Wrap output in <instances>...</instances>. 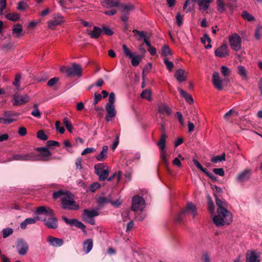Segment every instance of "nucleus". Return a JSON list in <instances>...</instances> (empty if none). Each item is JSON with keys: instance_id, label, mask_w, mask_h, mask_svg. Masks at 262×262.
I'll return each instance as SVG.
<instances>
[{"instance_id": "nucleus-49", "label": "nucleus", "mask_w": 262, "mask_h": 262, "mask_svg": "<svg viewBox=\"0 0 262 262\" xmlns=\"http://www.w3.org/2000/svg\"><path fill=\"white\" fill-rule=\"evenodd\" d=\"M37 137L42 141H46L48 137L42 130H40L37 133Z\"/></svg>"}, {"instance_id": "nucleus-1", "label": "nucleus", "mask_w": 262, "mask_h": 262, "mask_svg": "<svg viewBox=\"0 0 262 262\" xmlns=\"http://www.w3.org/2000/svg\"><path fill=\"white\" fill-rule=\"evenodd\" d=\"M94 169L96 174L98 176L99 180L100 181H103L107 180L111 181L115 177L117 178V181L119 182L121 176V172L120 171L113 173L110 177L108 178L110 173V169L108 166L103 163L96 164L94 165Z\"/></svg>"}, {"instance_id": "nucleus-39", "label": "nucleus", "mask_w": 262, "mask_h": 262, "mask_svg": "<svg viewBox=\"0 0 262 262\" xmlns=\"http://www.w3.org/2000/svg\"><path fill=\"white\" fill-rule=\"evenodd\" d=\"M211 39L209 37V35L207 34L204 35V36L201 38V41L202 43L205 45L206 42H208L207 45H205V48L206 49H209L211 48V45H210Z\"/></svg>"}, {"instance_id": "nucleus-59", "label": "nucleus", "mask_w": 262, "mask_h": 262, "mask_svg": "<svg viewBox=\"0 0 262 262\" xmlns=\"http://www.w3.org/2000/svg\"><path fill=\"white\" fill-rule=\"evenodd\" d=\"M192 161L198 169H199L200 170H201L204 173L205 172H206V170H207V169L204 168L197 160L194 159H193Z\"/></svg>"}, {"instance_id": "nucleus-50", "label": "nucleus", "mask_w": 262, "mask_h": 262, "mask_svg": "<svg viewBox=\"0 0 262 262\" xmlns=\"http://www.w3.org/2000/svg\"><path fill=\"white\" fill-rule=\"evenodd\" d=\"M103 34H105L106 35L111 36L113 34V31L107 26H103L102 28Z\"/></svg>"}, {"instance_id": "nucleus-29", "label": "nucleus", "mask_w": 262, "mask_h": 262, "mask_svg": "<svg viewBox=\"0 0 262 262\" xmlns=\"http://www.w3.org/2000/svg\"><path fill=\"white\" fill-rule=\"evenodd\" d=\"M47 242L51 246L53 247H60L63 244V241L62 239L49 236L48 237Z\"/></svg>"}, {"instance_id": "nucleus-38", "label": "nucleus", "mask_w": 262, "mask_h": 262, "mask_svg": "<svg viewBox=\"0 0 262 262\" xmlns=\"http://www.w3.org/2000/svg\"><path fill=\"white\" fill-rule=\"evenodd\" d=\"M226 160L225 154L222 153L221 155L214 156L211 159V162L213 163H217Z\"/></svg>"}, {"instance_id": "nucleus-8", "label": "nucleus", "mask_w": 262, "mask_h": 262, "mask_svg": "<svg viewBox=\"0 0 262 262\" xmlns=\"http://www.w3.org/2000/svg\"><path fill=\"white\" fill-rule=\"evenodd\" d=\"M166 135L165 134L161 135L160 141L157 144L161 150L160 158L165 165H167L168 162L166 159V149L165 148V139Z\"/></svg>"}, {"instance_id": "nucleus-2", "label": "nucleus", "mask_w": 262, "mask_h": 262, "mask_svg": "<svg viewBox=\"0 0 262 262\" xmlns=\"http://www.w3.org/2000/svg\"><path fill=\"white\" fill-rule=\"evenodd\" d=\"M213 223L217 226L229 225L232 221V214L227 208L217 209V214L212 215Z\"/></svg>"}, {"instance_id": "nucleus-42", "label": "nucleus", "mask_w": 262, "mask_h": 262, "mask_svg": "<svg viewBox=\"0 0 262 262\" xmlns=\"http://www.w3.org/2000/svg\"><path fill=\"white\" fill-rule=\"evenodd\" d=\"M158 110L160 113H165L167 115H170L171 113V109L166 105L162 104L160 105Z\"/></svg>"}, {"instance_id": "nucleus-9", "label": "nucleus", "mask_w": 262, "mask_h": 262, "mask_svg": "<svg viewBox=\"0 0 262 262\" xmlns=\"http://www.w3.org/2000/svg\"><path fill=\"white\" fill-rule=\"evenodd\" d=\"M82 69L80 64L73 63L71 67L66 69V73L68 76L72 77L75 75L80 77L82 75Z\"/></svg>"}, {"instance_id": "nucleus-55", "label": "nucleus", "mask_w": 262, "mask_h": 262, "mask_svg": "<svg viewBox=\"0 0 262 262\" xmlns=\"http://www.w3.org/2000/svg\"><path fill=\"white\" fill-rule=\"evenodd\" d=\"M208 210L210 213L212 215L214 213V205L213 202L209 198L208 199Z\"/></svg>"}, {"instance_id": "nucleus-19", "label": "nucleus", "mask_w": 262, "mask_h": 262, "mask_svg": "<svg viewBox=\"0 0 262 262\" xmlns=\"http://www.w3.org/2000/svg\"><path fill=\"white\" fill-rule=\"evenodd\" d=\"M105 109L107 112V115L105 116V120L107 122L110 121L116 115V111L114 105L106 104Z\"/></svg>"}, {"instance_id": "nucleus-51", "label": "nucleus", "mask_w": 262, "mask_h": 262, "mask_svg": "<svg viewBox=\"0 0 262 262\" xmlns=\"http://www.w3.org/2000/svg\"><path fill=\"white\" fill-rule=\"evenodd\" d=\"M242 16L245 19H246L248 21H252L254 19V17L252 15L246 11H244L242 12Z\"/></svg>"}, {"instance_id": "nucleus-25", "label": "nucleus", "mask_w": 262, "mask_h": 262, "mask_svg": "<svg viewBox=\"0 0 262 262\" xmlns=\"http://www.w3.org/2000/svg\"><path fill=\"white\" fill-rule=\"evenodd\" d=\"M187 73L182 69H178L174 73V76L179 82H182L186 80Z\"/></svg>"}, {"instance_id": "nucleus-33", "label": "nucleus", "mask_w": 262, "mask_h": 262, "mask_svg": "<svg viewBox=\"0 0 262 262\" xmlns=\"http://www.w3.org/2000/svg\"><path fill=\"white\" fill-rule=\"evenodd\" d=\"M178 90L180 93L181 96L185 98L187 102L189 104H192L193 102V99L190 95L180 88H178Z\"/></svg>"}, {"instance_id": "nucleus-12", "label": "nucleus", "mask_w": 262, "mask_h": 262, "mask_svg": "<svg viewBox=\"0 0 262 262\" xmlns=\"http://www.w3.org/2000/svg\"><path fill=\"white\" fill-rule=\"evenodd\" d=\"M29 99L30 97L27 94L21 96L15 94L13 97V104L16 106L23 105L28 102Z\"/></svg>"}, {"instance_id": "nucleus-7", "label": "nucleus", "mask_w": 262, "mask_h": 262, "mask_svg": "<svg viewBox=\"0 0 262 262\" xmlns=\"http://www.w3.org/2000/svg\"><path fill=\"white\" fill-rule=\"evenodd\" d=\"M229 45L231 49L238 51L241 49L242 39L237 33H232L228 37Z\"/></svg>"}, {"instance_id": "nucleus-56", "label": "nucleus", "mask_w": 262, "mask_h": 262, "mask_svg": "<svg viewBox=\"0 0 262 262\" xmlns=\"http://www.w3.org/2000/svg\"><path fill=\"white\" fill-rule=\"evenodd\" d=\"M100 187V184L98 182H95L93 183V184H91L89 190L91 192H95L97 189L99 188Z\"/></svg>"}, {"instance_id": "nucleus-14", "label": "nucleus", "mask_w": 262, "mask_h": 262, "mask_svg": "<svg viewBox=\"0 0 262 262\" xmlns=\"http://www.w3.org/2000/svg\"><path fill=\"white\" fill-rule=\"evenodd\" d=\"M213 0H192L197 3L199 6V10L202 13H208L210 4Z\"/></svg>"}, {"instance_id": "nucleus-48", "label": "nucleus", "mask_w": 262, "mask_h": 262, "mask_svg": "<svg viewBox=\"0 0 262 262\" xmlns=\"http://www.w3.org/2000/svg\"><path fill=\"white\" fill-rule=\"evenodd\" d=\"M63 124H64V126H66V128L67 129V130H68V131L70 133H72V130H73V127L72 123L68 119V118H64L63 119Z\"/></svg>"}, {"instance_id": "nucleus-54", "label": "nucleus", "mask_w": 262, "mask_h": 262, "mask_svg": "<svg viewBox=\"0 0 262 262\" xmlns=\"http://www.w3.org/2000/svg\"><path fill=\"white\" fill-rule=\"evenodd\" d=\"M122 49L125 56L130 57H132V55L134 54L127 48L125 45H122Z\"/></svg>"}, {"instance_id": "nucleus-23", "label": "nucleus", "mask_w": 262, "mask_h": 262, "mask_svg": "<svg viewBox=\"0 0 262 262\" xmlns=\"http://www.w3.org/2000/svg\"><path fill=\"white\" fill-rule=\"evenodd\" d=\"M251 175V170L250 169H246L240 172L237 177V180L239 182L247 181Z\"/></svg>"}, {"instance_id": "nucleus-46", "label": "nucleus", "mask_w": 262, "mask_h": 262, "mask_svg": "<svg viewBox=\"0 0 262 262\" xmlns=\"http://www.w3.org/2000/svg\"><path fill=\"white\" fill-rule=\"evenodd\" d=\"M171 55L172 51L170 49L169 46L167 45H165L162 49L161 55L163 56H167Z\"/></svg>"}, {"instance_id": "nucleus-36", "label": "nucleus", "mask_w": 262, "mask_h": 262, "mask_svg": "<svg viewBox=\"0 0 262 262\" xmlns=\"http://www.w3.org/2000/svg\"><path fill=\"white\" fill-rule=\"evenodd\" d=\"M237 73L243 78L246 79L247 77V71L245 67L242 65H239L237 67Z\"/></svg>"}, {"instance_id": "nucleus-61", "label": "nucleus", "mask_w": 262, "mask_h": 262, "mask_svg": "<svg viewBox=\"0 0 262 262\" xmlns=\"http://www.w3.org/2000/svg\"><path fill=\"white\" fill-rule=\"evenodd\" d=\"M176 22L179 26H181L183 23V16L180 13H178L176 16Z\"/></svg>"}, {"instance_id": "nucleus-57", "label": "nucleus", "mask_w": 262, "mask_h": 262, "mask_svg": "<svg viewBox=\"0 0 262 262\" xmlns=\"http://www.w3.org/2000/svg\"><path fill=\"white\" fill-rule=\"evenodd\" d=\"M164 62L166 64L168 70L171 71L173 69L174 67L173 62L169 61L167 58H165L164 59Z\"/></svg>"}, {"instance_id": "nucleus-64", "label": "nucleus", "mask_w": 262, "mask_h": 262, "mask_svg": "<svg viewBox=\"0 0 262 262\" xmlns=\"http://www.w3.org/2000/svg\"><path fill=\"white\" fill-rule=\"evenodd\" d=\"M59 80V78L58 77H54L50 79L47 83V85L49 86H52L54 84H55Z\"/></svg>"}, {"instance_id": "nucleus-16", "label": "nucleus", "mask_w": 262, "mask_h": 262, "mask_svg": "<svg viewBox=\"0 0 262 262\" xmlns=\"http://www.w3.org/2000/svg\"><path fill=\"white\" fill-rule=\"evenodd\" d=\"M18 253L20 255H25L27 253L29 246L28 244L23 239L18 241L16 244Z\"/></svg>"}, {"instance_id": "nucleus-21", "label": "nucleus", "mask_w": 262, "mask_h": 262, "mask_svg": "<svg viewBox=\"0 0 262 262\" xmlns=\"http://www.w3.org/2000/svg\"><path fill=\"white\" fill-rule=\"evenodd\" d=\"M98 215L99 213L97 209H84L82 214V217L83 220H87L90 219H93Z\"/></svg>"}, {"instance_id": "nucleus-10", "label": "nucleus", "mask_w": 262, "mask_h": 262, "mask_svg": "<svg viewBox=\"0 0 262 262\" xmlns=\"http://www.w3.org/2000/svg\"><path fill=\"white\" fill-rule=\"evenodd\" d=\"M64 21L63 16L59 13H56L53 15L52 19L48 22V27L51 29H54L56 26L61 25Z\"/></svg>"}, {"instance_id": "nucleus-43", "label": "nucleus", "mask_w": 262, "mask_h": 262, "mask_svg": "<svg viewBox=\"0 0 262 262\" xmlns=\"http://www.w3.org/2000/svg\"><path fill=\"white\" fill-rule=\"evenodd\" d=\"M140 96L143 99H147L148 101L151 100V92L148 89L144 90Z\"/></svg>"}, {"instance_id": "nucleus-35", "label": "nucleus", "mask_w": 262, "mask_h": 262, "mask_svg": "<svg viewBox=\"0 0 262 262\" xmlns=\"http://www.w3.org/2000/svg\"><path fill=\"white\" fill-rule=\"evenodd\" d=\"M221 72L225 77V80L229 81L228 77L231 73V70L225 66H222L221 68Z\"/></svg>"}, {"instance_id": "nucleus-11", "label": "nucleus", "mask_w": 262, "mask_h": 262, "mask_svg": "<svg viewBox=\"0 0 262 262\" xmlns=\"http://www.w3.org/2000/svg\"><path fill=\"white\" fill-rule=\"evenodd\" d=\"M4 117H0V123L10 124L15 121L14 117L17 116L16 113L12 111H6L3 114Z\"/></svg>"}, {"instance_id": "nucleus-27", "label": "nucleus", "mask_w": 262, "mask_h": 262, "mask_svg": "<svg viewBox=\"0 0 262 262\" xmlns=\"http://www.w3.org/2000/svg\"><path fill=\"white\" fill-rule=\"evenodd\" d=\"M100 3L105 8L116 7L120 4L119 0H101Z\"/></svg>"}, {"instance_id": "nucleus-60", "label": "nucleus", "mask_w": 262, "mask_h": 262, "mask_svg": "<svg viewBox=\"0 0 262 262\" xmlns=\"http://www.w3.org/2000/svg\"><path fill=\"white\" fill-rule=\"evenodd\" d=\"M192 161L198 169H199L200 170H201L204 173L205 172H206V170H207V169L204 168L197 160L194 159H193Z\"/></svg>"}, {"instance_id": "nucleus-24", "label": "nucleus", "mask_w": 262, "mask_h": 262, "mask_svg": "<svg viewBox=\"0 0 262 262\" xmlns=\"http://www.w3.org/2000/svg\"><path fill=\"white\" fill-rule=\"evenodd\" d=\"M215 55L219 57H225L229 55L227 45L223 44L217 48L214 52Z\"/></svg>"}, {"instance_id": "nucleus-20", "label": "nucleus", "mask_w": 262, "mask_h": 262, "mask_svg": "<svg viewBox=\"0 0 262 262\" xmlns=\"http://www.w3.org/2000/svg\"><path fill=\"white\" fill-rule=\"evenodd\" d=\"M260 258L259 253L255 251H248L246 255V262H260Z\"/></svg>"}, {"instance_id": "nucleus-62", "label": "nucleus", "mask_w": 262, "mask_h": 262, "mask_svg": "<svg viewBox=\"0 0 262 262\" xmlns=\"http://www.w3.org/2000/svg\"><path fill=\"white\" fill-rule=\"evenodd\" d=\"M262 32V26H257L255 29V37L257 39H259L261 36Z\"/></svg>"}, {"instance_id": "nucleus-41", "label": "nucleus", "mask_w": 262, "mask_h": 262, "mask_svg": "<svg viewBox=\"0 0 262 262\" xmlns=\"http://www.w3.org/2000/svg\"><path fill=\"white\" fill-rule=\"evenodd\" d=\"M131 59L132 64L134 67H137L141 60V57L139 55H132V57H130Z\"/></svg>"}, {"instance_id": "nucleus-15", "label": "nucleus", "mask_w": 262, "mask_h": 262, "mask_svg": "<svg viewBox=\"0 0 262 262\" xmlns=\"http://www.w3.org/2000/svg\"><path fill=\"white\" fill-rule=\"evenodd\" d=\"M35 214L37 215H44L46 217L45 218H48L53 216V211L50 208H46L44 206H39L37 208Z\"/></svg>"}, {"instance_id": "nucleus-58", "label": "nucleus", "mask_w": 262, "mask_h": 262, "mask_svg": "<svg viewBox=\"0 0 262 262\" xmlns=\"http://www.w3.org/2000/svg\"><path fill=\"white\" fill-rule=\"evenodd\" d=\"M27 4L24 1H21L18 3L17 9L19 10L24 11L26 9Z\"/></svg>"}, {"instance_id": "nucleus-32", "label": "nucleus", "mask_w": 262, "mask_h": 262, "mask_svg": "<svg viewBox=\"0 0 262 262\" xmlns=\"http://www.w3.org/2000/svg\"><path fill=\"white\" fill-rule=\"evenodd\" d=\"M37 150L40 152L41 155H39L42 158L40 161H44L46 158L51 155V152L49 150L47 147H40L38 148Z\"/></svg>"}, {"instance_id": "nucleus-52", "label": "nucleus", "mask_w": 262, "mask_h": 262, "mask_svg": "<svg viewBox=\"0 0 262 262\" xmlns=\"http://www.w3.org/2000/svg\"><path fill=\"white\" fill-rule=\"evenodd\" d=\"M13 229L12 228H5L3 230V236L4 238H6L10 236L13 233Z\"/></svg>"}, {"instance_id": "nucleus-37", "label": "nucleus", "mask_w": 262, "mask_h": 262, "mask_svg": "<svg viewBox=\"0 0 262 262\" xmlns=\"http://www.w3.org/2000/svg\"><path fill=\"white\" fill-rule=\"evenodd\" d=\"M33 110L31 112V115L36 118H40L41 116V113L38 108V105L37 103H35L33 105Z\"/></svg>"}, {"instance_id": "nucleus-40", "label": "nucleus", "mask_w": 262, "mask_h": 262, "mask_svg": "<svg viewBox=\"0 0 262 262\" xmlns=\"http://www.w3.org/2000/svg\"><path fill=\"white\" fill-rule=\"evenodd\" d=\"M69 192L68 191H64L63 190H59L58 191H55L53 194V196L54 199H58L59 198H62L66 195L68 194V193Z\"/></svg>"}, {"instance_id": "nucleus-22", "label": "nucleus", "mask_w": 262, "mask_h": 262, "mask_svg": "<svg viewBox=\"0 0 262 262\" xmlns=\"http://www.w3.org/2000/svg\"><path fill=\"white\" fill-rule=\"evenodd\" d=\"M41 220L43 221L45 225L49 228L55 229L58 227L57 220L54 215L48 219H42Z\"/></svg>"}, {"instance_id": "nucleus-5", "label": "nucleus", "mask_w": 262, "mask_h": 262, "mask_svg": "<svg viewBox=\"0 0 262 262\" xmlns=\"http://www.w3.org/2000/svg\"><path fill=\"white\" fill-rule=\"evenodd\" d=\"M61 207L63 209L76 210L79 209L78 205L76 204L73 195L69 192L66 196L61 198Z\"/></svg>"}, {"instance_id": "nucleus-26", "label": "nucleus", "mask_w": 262, "mask_h": 262, "mask_svg": "<svg viewBox=\"0 0 262 262\" xmlns=\"http://www.w3.org/2000/svg\"><path fill=\"white\" fill-rule=\"evenodd\" d=\"M88 34L91 38L97 39L103 34V32L101 28L94 26L92 30L88 31Z\"/></svg>"}, {"instance_id": "nucleus-28", "label": "nucleus", "mask_w": 262, "mask_h": 262, "mask_svg": "<svg viewBox=\"0 0 262 262\" xmlns=\"http://www.w3.org/2000/svg\"><path fill=\"white\" fill-rule=\"evenodd\" d=\"M42 220L41 218L39 217L38 215H36L35 217H29L25 219L23 222H21L20 224V227L21 229H25L27 226L29 224H33L36 223L37 221Z\"/></svg>"}, {"instance_id": "nucleus-44", "label": "nucleus", "mask_w": 262, "mask_h": 262, "mask_svg": "<svg viewBox=\"0 0 262 262\" xmlns=\"http://www.w3.org/2000/svg\"><path fill=\"white\" fill-rule=\"evenodd\" d=\"M19 15L16 13H8L6 15V18L13 21H16L19 19Z\"/></svg>"}, {"instance_id": "nucleus-18", "label": "nucleus", "mask_w": 262, "mask_h": 262, "mask_svg": "<svg viewBox=\"0 0 262 262\" xmlns=\"http://www.w3.org/2000/svg\"><path fill=\"white\" fill-rule=\"evenodd\" d=\"M62 219L66 223L70 225L71 226H75L82 230H84L85 229V226L80 221L76 219H68L66 217H63Z\"/></svg>"}, {"instance_id": "nucleus-34", "label": "nucleus", "mask_w": 262, "mask_h": 262, "mask_svg": "<svg viewBox=\"0 0 262 262\" xmlns=\"http://www.w3.org/2000/svg\"><path fill=\"white\" fill-rule=\"evenodd\" d=\"M23 32V27L19 24H17L13 26L12 29V34L16 37H19Z\"/></svg>"}, {"instance_id": "nucleus-31", "label": "nucleus", "mask_w": 262, "mask_h": 262, "mask_svg": "<svg viewBox=\"0 0 262 262\" xmlns=\"http://www.w3.org/2000/svg\"><path fill=\"white\" fill-rule=\"evenodd\" d=\"M93 247V240L91 238L86 239L83 243V250L85 254L89 253Z\"/></svg>"}, {"instance_id": "nucleus-13", "label": "nucleus", "mask_w": 262, "mask_h": 262, "mask_svg": "<svg viewBox=\"0 0 262 262\" xmlns=\"http://www.w3.org/2000/svg\"><path fill=\"white\" fill-rule=\"evenodd\" d=\"M134 9V6L130 4L123 5L121 6V19L126 22L128 19L130 11Z\"/></svg>"}, {"instance_id": "nucleus-6", "label": "nucleus", "mask_w": 262, "mask_h": 262, "mask_svg": "<svg viewBox=\"0 0 262 262\" xmlns=\"http://www.w3.org/2000/svg\"><path fill=\"white\" fill-rule=\"evenodd\" d=\"M145 207L144 199L138 195L134 196L132 199V210L135 211H142Z\"/></svg>"}, {"instance_id": "nucleus-17", "label": "nucleus", "mask_w": 262, "mask_h": 262, "mask_svg": "<svg viewBox=\"0 0 262 262\" xmlns=\"http://www.w3.org/2000/svg\"><path fill=\"white\" fill-rule=\"evenodd\" d=\"M212 82L213 85L217 90H222L223 80L221 78L217 72H213L212 77Z\"/></svg>"}, {"instance_id": "nucleus-4", "label": "nucleus", "mask_w": 262, "mask_h": 262, "mask_svg": "<svg viewBox=\"0 0 262 262\" xmlns=\"http://www.w3.org/2000/svg\"><path fill=\"white\" fill-rule=\"evenodd\" d=\"M188 214H191L193 217L197 215L196 207L192 202L187 204L185 209L177 215L175 221L177 223H180L182 219Z\"/></svg>"}, {"instance_id": "nucleus-63", "label": "nucleus", "mask_w": 262, "mask_h": 262, "mask_svg": "<svg viewBox=\"0 0 262 262\" xmlns=\"http://www.w3.org/2000/svg\"><path fill=\"white\" fill-rule=\"evenodd\" d=\"M115 101V95L114 93L111 92L109 95L108 102L106 104H112L114 105Z\"/></svg>"}, {"instance_id": "nucleus-30", "label": "nucleus", "mask_w": 262, "mask_h": 262, "mask_svg": "<svg viewBox=\"0 0 262 262\" xmlns=\"http://www.w3.org/2000/svg\"><path fill=\"white\" fill-rule=\"evenodd\" d=\"M108 147L107 145H104L102 147V150L96 156V159L100 162L104 161L107 157Z\"/></svg>"}, {"instance_id": "nucleus-3", "label": "nucleus", "mask_w": 262, "mask_h": 262, "mask_svg": "<svg viewBox=\"0 0 262 262\" xmlns=\"http://www.w3.org/2000/svg\"><path fill=\"white\" fill-rule=\"evenodd\" d=\"M41 160L42 158L39 155L29 152L14 154L8 158V161H35Z\"/></svg>"}, {"instance_id": "nucleus-53", "label": "nucleus", "mask_w": 262, "mask_h": 262, "mask_svg": "<svg viewBox=\"0 0 262 262\" xmlns=\"http://www.w3.org/2000/svg\"><path fill=\"white\" fill-rule=\"evenodd\" d=\"M234 115L237 116L238 115L237 112H235L232 109H231L224 115V118L226 120H227L231 116Z\"/></svg>"}, {"instance_id": "nucleus-45", "label": "nucleus", "mask_w": 262, "mask_h": 262, "mask_svg": "<svg viewBox=\"0 0 262 262\" xmlns=\"http://www.w3.org/2000/svg\"><path fill=\"white\" fill-rule=\"evenodd\" d=\"M217 10L220 13H223L226 10L225 6L223 0L216 1Z\"/></svg>"}, {"instance_id": "nucleus-47", "label": "nucleus", "mask_w": 262, "mask_h": 262, "mask_svg": "<svg viewBox=\"0 0 262 262\" xmlns=\"http://www.w3.org/2000/svg\"><path fill=\"white\" fill-rule=\"evenodd\" d=\"M214 196L215 198V202L217 205V208H226L227 207V203L225 201H223L221 200L218 199L216 196V194H214Z\"/></svg>"}]
</instances>
